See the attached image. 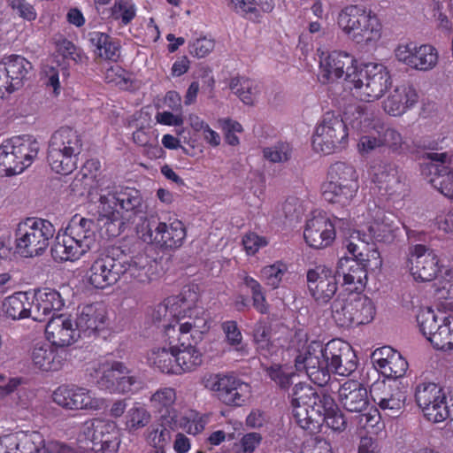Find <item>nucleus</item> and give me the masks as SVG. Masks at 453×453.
I'll return each instance as SVG.
<instances>
[{
    "label": "nucleus",
    "mask_w": 453,
    "mask_h": 453,
    "mask_svg": "<svg viewBox=\"0 0 453 453\" xmlns=\"http://www.w3.org/2000/svg\"><path fill=\"white\" fill-rule=\"evenodd\" d=\"M297 371H304L310 380L319 387L330 380V373L349 376L357 367V359L351 347L340 340H332L326 345L311 342L303 354L295 359Z\"/></svg>",
    "instance_id": "f257e3e1"
},
{
    "label": "nucleus",
    "mask_w": 453,
    "mask_h": 453,
    "mask_svg": "<svg viewBox=\"0 0 453 453\" xmlns=\"http://www.w3.org/2000/svg\"><path fill=\"white\" fill-rule=\"evenodd\" d=\"M151 259L144 253L131 254L120 247H112L96 258L86 273L88 282L95 288L104 289L118 281L150 280Z\"/></svg>",
    "instance_id": "f03ea898"
},
{
    "label": "nucleus",
    "mask_w": 453,
    "mask_h": 453,
    "mask_svg": "<svg viewBox=\"0 0 453 453\" xmlns=\"http://www.w3.org/2000/svg\"><path fill=\"white\" fill-rule=\"evenodd\" d=\"M290 395L293 418L304 430L319 429L325 415L336 409L334 399L323 388L316 389L299 382L292 388Z\"/></svg>",
    "instance_id": "7ed1b4c3"
},
{
    "label": "nucleus",
    "mask_w": 453,
    "mask_h": 453,
    "mask_svg": "<svg viewBox=\"0 0 453 453\" xmlns=\"http://www.w3.org/2000/svg\"><path fill=\"white\" fill-rule=\"evenodd\" d=\"M54 225L41 218H27L15 229V250L22 257H41L48 250L54 237Z\"/></svg>",
    "instance_id": "20e7f679"
},
{
    "label": "nucleus",
    "mask_w": 453,
    "mask_h": 453,
    "mask_svg": "<svg viewBox=\"0 0 453 453\" xmlns=\"http://www.w3.org/2000/svg\"><path fill=\"white\" fill-rule=\"evenodd\" d=\"M327 175L328 182L323 187L324 199L341 207L349 206L359 188L358 174L354 166L336 162L330 166Z\"/></svg>",
    "instance_id": "39448f33"
},
{
    "label": "nucleus",
    "mask_w": 453,
    "mask_h": 453,
    "mask_svg": "<svg viewBox=\"0 0 453 453\" xmlns=\"http://www.w3.org/2000/svg\"><path fill=\"white\" fill-rule=\"evenodd\" d=\"M338 25L357 43H368L380 37V23L371 11L349 5L338 15Z\"/></svg>",
    "instance_id": "423d86ee"
},
{
    "label": "nucleus",
    "mask_w": 453,
    "mask_h": 453,
    "mask_svg": "<svg viewBox=\"0 0 453 453\" xmlns=\"http://www.w3.org/2000/svg\"><path fill=\"white\" fill-rule=\"evenodd\" d=\"M349 132L341 116L326 112L316 127L312 137L313 149L325 155L342 151L348 146Z\"/></svg>",
    "instance_id": "0eeeda50"
},
{
    "label": "nucleus",
    "mask_w": 453,
    "mask_h": 453,
    "mask_svg": "<svg viewBox=\"0 0 453 453\" xmlns=\"http://www.w3.org/2000/svg\"><path fill=\"white\" fill-rule=\"evenodd\" d=\"M361 100L372 102L380 99L391 86V77L382 65H363L351 82Z\"/></svg>",
    "instance_id": "6e6552de"
},
{
    "label": "nucleus",
    "mask_w": 453,
    "mask_h": 453,
    "mask_svg": "<svg viewBox=\"0 0 453 453\" xmlns=\"http://www.w3.org/2000/svg\"><path fill=\"white\" fill-rule=\"evenodd\" d=\"M415 401L427 420L434 423L453 418L443 388L434 382H420L415 388Z\"/></svg>",
    "instance_id": "1a4fd4ad"
},
{
    "label": "nucleus",
    "mask_w": 453,
    "mask_h": 453,
    "mask_svg": "<svg viewBox=\"0 0 453 453\" xmlns=\"http://www.w3.org/2000/svg\"><path fill=\"white\" fill-rule=\"evenodd\" d=\"M401 234L400 223L395 217L378 208L372 215V221L366 229L357 230L351 234L352 239H357L365 244V248L371 242L389 244Z\"/></svg>",
    "instance_id": "9d476101"
},
{
    "label": "nucleus",
    "mask_w": 453,
    "mask_h": 453,
    "mask_svg": "<svg viewBox=\"0 0 453 453\" xmlns=\"http://www.w3.org/2000/svg\"><path fill=\"white\" fill-rule=\"evenodd\" d=\"M96 383L102 390L121 395L133 393L143 387L141 377L133 374L124 363L119 361L104 364Z\"/></svg>",
    "instance_id": "9b49d317"
},
{
    "label": "nucleus",
    "mask_w": 453,
    "mask_h": 453,
    "mask_svg": "<svg viewBox=\"0 0 453 453\" xmlns=\"http://www.w3.org/2000/svg\"><path fill=\"white\" fill-rule=\"evenodd\" d=\"M203 382L206 388L216 391L219 399L226 405H242L250 393L249 384L234 375L209 374Z\"/></svg>",
    "instance_id": "f8f14e48"
},
{
    "label": "nucleus",
    "mask_w": 453,
    "mask_h": 453,
    "mask_svg": "<svg viewBox=\"0 0 453 453\" xmlns=\"http://www.w3.org/2000/svg\"><path fill=\"white\" fill-rule=\"evenodd\" d=\"M142 231L144 242L168 249L180 247L186 237V229L180 220L166 224L151 218L142 226Z\"/></svg>",
    "instance_id": "ddd939ff"
},
{
    "label": "nucleus",
    "mask_w": 453,
    "mask_h": 453,
    "mask_svg": "<svg viewBox=\"0 0 453 453\" xmlns=\"http://www.w3.org/2000/svg\"><path fill=\"white\" fill-rule=\"evenodd\" d=\"M357 64V59L349 53L334 50L320 60V81L329 83L344 78L346 81L351 83L360 68Z\"/></svg>",
    "instance_id": "4468645a"
},
{
    "label": "nucleus",
    "mask_w": 453,
    "mask_h": 453,
    "mask_svg": "<svg viewBox=\"0 0 453 453\" xmlns=\"http://www.w3.org/2000/svg\"><path fill=\"white\" fill-rule=\"evenodd\" d=\"M307 285L317 306L331 304L338 295V280L332 270L325 265L308 270Z\"/></svg>",
    "instance_id": "2eb2a0df"
},
{
    "label": "nucleus",
    "mask_w": 453,
    "mask_h": 453,
    "mask_svg": "<svg viewBox=\"0 0 453 453\" xmlns=\"http://www.w3.org/2000/svg\"><path fill=\"white\" fill-rule=\"evenodd\" d=\"M81 434L92 442L94 451H115L119 445V431L113 421L95 419L86 421Z\"/></svg>",
    "instance_id": "dca6fc26"
},
{
    "label": "nucleus",
    "mask_w": 453,
    "mask_h": 453,
    "mask_svg": "<svg viewBox=\"0 0 453 453\" xmlns=\"http://www.w3.org/2000/svg\"><path fill=\"white\" fill-rule=\"evenodd\" d=\"M52 398L58 405L69 410L98 411L105 405L104 399L96 397L90 390L80 387H58Z\"/></svg>",
    "instance_id": "f3484780"
},
{
    "label": "nucleus",
    "mask_w": 453,
    "mask_h": 453,
    "mask_svg": "<svg viewBox=\"0 0 453 453\" xmlns=\"http://www.w3.org/2000/svg\"><path fill=\"white\" fill-rule=\"evenodd\" d=\"M343 218H335L334 222L321 212L313 215L306 221L303 237L306 243L314 249H324L329 246L335 238V226Z\"/></svg>",
    "instance_id": "a211bd4d"
},
{
    "label": "nucleus",
    "mask_w": 453,
    "mask_h": 453,
    "mask_svg": "<svg viewBox=\"0 0 453 453\" xmlns=\"http://www.w3.org/2000/svg\"><path fill=\"white\" fill-rule=\"evenodd\" d=\"M422 164V173L431 185L444 195V188L451 186L453 171L449 169L450 157L446 152H428Z\"/></svg>",
    "instance_id": "6ab92c4d"
},
{
    "label": "nucleus",
    "mask_w": 453,
    "mask_h": 453,
    "mask_svg": "<svg viewBox=\"0 0 453 453\" xmlns=\"http://www.w3.org/2000/svg\"><path fill=\"white\" fill-rule=\"evenodd\" d=\"M370 394L374 403L388 417H398L404 408L406 393L395 383H375L372 386Z\"/></svg>",
    "instance_id": "aec40b11"
},
{
    "label": "nucleus",
    "mask_w": 453,
    "mask_h": 453,
    "mask_svg": "<svg viewBox=\"0 0 453 453\" xmlns=\"http://www.w3.org/2000/svg\"><path fill=\"white\" fill-rule=\"evenodd\" d=\"M411 273L416 280L431 281L440 271L439 259L435 252L423 244L410 249Z\"/></svg>",
    "instance_id": "412c9836"
},
{
    "label": "nucleus",
    "mask_w": 453,
    "mask_h": 453,
    "mask_svg": "<svg viewBox=\"0 0 453 453\" xmlns=\"http://www.w3.org/2000/svg\"><path fill=\"white\" fill-rule=\"evenodd\" d=\"M46 338L52 345L63 349L81 338L75 320L68 314L51 316L45 327Z\"/></svg>",
    "instance_id": "4be33fe9"
},
{
    "label": "nucleus",
    "mask_w": 453,
    "mask_h": 453,
    "mask_svg": "<svg viewBox=\"0 0 453 453\" xmlns=\"http://www.w3.org/2000/svg\"><path fill=\"white\" fill-rule=\"evenodd\" d=\"M371 176L380 191L388 196H399L404 191V178L398 166L388 161H380L371 166Z\"/></svg>",
    "instance_id": "5701e85b"
},
{
    "label": "nucleus",
    "mask_w": 453,
    "mask_h": 453,
    "mask_svg": "<svg viewBox=\"0 0 453 453\" xmlns=\"http://www.w3.org/2000/svg\"><path fill=\"white\" fill-rule=\"evenodd\" d=\"M333 273L337 280L342 279V290L352 288L355 291H359L365 287L367 279V270L354 256L341 257Z\"/></svg>",
    "instance_id": "b1692460"
},
{
    "label": "nucleus",
    "mask_w": 453,
    "mask_h": 453,
    "mask_svg": "<svg viewBox=\"0 0 453 453\" xmlns=\"http://www.w3.org/2000/svg\"><path fill=\"white\" fill-rule=\"evenodd\" d=\"M372 360L374 366L385 377L395 380L404 376L408 369V362L405 358L389 346L374 350L372 354Z\"/></svg>",
    "instance_id": "393cba45"
},
{
    "label": "nucleus",
    "mask_w": 453,
    "mask_h": 453,
    "mask_svg": "<svg viewBox=\"0 0 453 453\" xmlns=\"http://www.w3.org/2000/svg\"><path fill=\"white\" fill-rule=\"evenodd\" d=\"M387 91L382 107L391 116H401L418 102V93L411 84L403 83Z\"/></svg>",
    "instance_id": "a878e982"
},
{
    "label": "nucleus",
    "mask_w": 453,
    "mask_h": 453,
    "mask_svg": "<svg viewBox=\"0 0 453 453\" xmlns=\"http://www.w3.org/2000/svg\"><path fill=\"white\" fill-rule=\"evenodd\" d=\"M81 336L91 337L106 326V311L100 303L83 306L75 319Z\"/></svg>",
    "instance_id": "bb28decb"
},
{
    "label": "nucleus",
    "mask_w": 453,
    "mask_h": 453,
    "mask_svg": "<svg viewBox=\"0 0 453 453\" xmlns=\"http://www.w3.org/2000/svg\"><path fill=\"white\" fill-rule=\"evenodd\" d=\"M32 319L44 321L46 317L52 313L57 316V311L64 306V300L60 294L51 288H43L36 291L32 298Z\"/></svg>",
    "instance_id": "cd10ccee"
},
{
    "label": "nucleus",
    "mask_w": 453,
    "mask_h": 453,
    "mask_svg": "<svg viewBox=\"0 0 453 453\" xmlns=\"http://www.w3.org/2000/svg\"><path fill=\"white\" fill-rule=\"evenodd\" d=\"M338 395L341 404L349 412L364 413L369 407L367 390L357 380L344 382Z\"/></svg>",
    "instance_id": "c85d7f7f"
},
{
    "label": "nucleus",
    "mask_w": 453,
    "mask_h": 453,
    "mask_svg": "<svg viewBox=\"0 0 453 453\" xmlns=\"http://www.w3.org/2000/svg\"><path fill=\"white\" fill-rule=\"evenodd\" d=\"M68 357L65 349L45 344L34 348L31 355L34 365L43 372H58L61 370Z\"/></svg>",
    "instance_id": "c756f323"
},
{
    "label": "nucleus",
    "mask_w": 453,
    "mask_h": 453,
    "mask_svg": "<svg viewBox=\"0 0 453 453\" xmlns=\"http://www.w3.org/2000/svg\"><path fill=\"white\" fill-rule=\"evenodd\" d=\"M32 70V64L19 55H11L0 62V73L5 77L11 91L20 88Z\"/></svg>",
    "instance_id": "7c9ffc66"
},
{
    "label": "nucleus",
    "mask_w": 453,
    "mask_h": 453,
    "mask_svg": "<svg viewBox=\"0 0 453 453\" xmlns=\"http://www.w3.org/2000/svg\"><path fill=\"white\" fill-rule=\"evenodd\" d=\"M65 230L85 253L96 243V226L93 219L74 215Z\"/></svg>",
    "instance_id": "2f4dec72"
},
{
    "label": "nucleus",
    "mask_w": 453,
    "mask_h": 453,
    "mask_svg": "<svg viewBox=\"0 0 453 453\" xmlns=\"http://www.w3.org/2000/svg\"><path fill=\"white\" fill-rule=\"evenodd\" d=\"M196 345L187 339L185 334L179 335L175 353L180 368L179 374L192 372L202 365L203 356Z\"/></svg>",
    "instance_id": "473e14b6"
},
{
    "label": "nucleus",
    "mask_w": 453,
    "mask_h": 453,
    "mask_svg": "<svg viewBox=\"0 0 453 453\" xmlns=\"http://www.w3.org/2000/svg\"><path fill=\"white\" fill-rule=\"evenodd\" d=\"M26 453H80L75 448L59 441L46 442L37 431L24 432Z\"/></svg>",
    "instance_id": "72a5a7b5"
},
{
    "label": "nucleus",
    "mask_w": 453,
    "mask_h": 453,
    "mask_svg": "<svg viewBox=\"0 0 453 453\" xmlns=\"http://www.w3.org/2000/svg\"><path fill=\"white\" fill-rule=\"evenodd\" d=\"M78 159V154H71L69 149L58 147L57 143L49 141L47 160L57 173L66 175L73 173L77 167Z\"/></svg>",
    "instance_id": "f704fd0d"
},
{
    "label": "nucleus",
    "mask_w": 453,
    "mask_h": 453,
    "mask_svg": "<svg viewBox=\"0 0 453 453\" xmlns=\"http://www.w3.org/2000/svg\"><path fill=\"white\" fill-rule=\"evenodd\" d=\"M117 197L122 218L131 220L144 212L145 205L139 190L128 187L121 188L117 192Z\"/></svg>",
    "instance_id": "c9c22d12"
},
{
    "label": "nucleus",
    "mask_w": 453,
    "mask_h": 453,
    "mask_svg": "<svg viewBox=\"0 0 453 453\" xmlns=\"http://www.w3.org/2000/svg\"><path fill=\"white\" fill-rule=\"evenodd\" d=\"M52 258L56 262L75 260L85 252L76 243L66 230L64 234L58 233L50 249Z\"/></svg>",
    "instance_id": "e433bc0d"
},
{
    "label": "nucleus",
    "mask_w": 453,
    "mask_h": 453,
    "mask_svg": "<svg viewBox=\"0 0 453 453\" xmlns=\"http://www.w3.org/2000/svg\"><path fill=\"white\" fill-rule=\"evenodd\" d=\"M176 345L154 348L148 354L150 365L166 374H179V365L176 356Z\"/></svg>",
    "instance_id": "4c0bfd02"
},
{
    "label": "nucleus",
    "mask_w": 453,
    "mask_h": 453,
    "mask_svg": "<svg viewBox=\"0 0 453 453\" xmlns=\"http://www.w3.org/2000/svg\"><path fill=\"white\" fill-rule=\"evenodd\" d=\"M349 290L350 306L353 308L354 326L370 323L375 315V307L372 301L363 295L360 290L355 291L352 288Z\"/></svg>",
    "instance_id": "58836bf2"
},
{
    "label": "nucleus",
    "mask_w": 453,
    "mask_h": 453,
    "mask_svg": "<svg viewBox=\"0 0 453 453\" xmlns=\"http://www.w3.org/2000/svg\"><path fill=\"white\" fill-rule=\"evenodd\" d=\"M88 40L95 55L105 60H116L119 46L109 35L99 31L88 34Z\"/></svg>",
    "instance_id": "ea45409f"
},
{
    "label": "nucleus",
    "mask_w": 453,
    "mask_h": 453,
    "mask_svg": "<svg viewBox=\"0 0 453 453\" xmlns=\"http://www.w3.org/2000/svg\"><path fill=\"white\" fill-rule=\"evenodd\" d=\"M331 315L342 327L354 326L353 308L350 306L349 290H341L330 305Z\"/></svg>",
    "instance_id": "a19ab883"
},
{
    "label": "nucleus",
    "mask_w": 453,
    "mask_h": 453,
    "mask_svg": "<svg viewBox=\"0 0 453 453\" xmlns=\"http://www.w3.org/2000/svg\"><path fill=\"white\" fill-rule=\"evenodd\" d=\"M3 308L5 315L12 319H32V303L25 292H18L7 297Z\"/></svg>",
    "instance_id": "79ce46f5"
},
{
    "label": "nucleus",
    "mask_w": 453,
    "mask_h": 453,
    "mask_svg": "<svg viewBox=\"0 0 453 453\" xmlns=\"http://www.w3.org/2000/svg\"><path fill=\"white\" fill-rule=\"evenodd\" d=\"M12 145V142L10 139L0 146V174L12 176L19 174L25 170L24 163L19 160V157H17Z\"/></svg>",
    "instance_id": "37998d69"
},
{
    "label": "nucleus",
    "mask_w": 453,
    "mask_h": 453,
    "mask_svg": "<svg viewBox=\"0 0 453 453\" xmlns=\"http://www.w3.org/2000/svg\"><path fill=\"white\" fill-rule=\"evenodd\" d=\"M50 141L57 143L58 147L65 146L71 154L80 155L82 151L83 141L81 134L70 127H61L50 136Z\"/></svg>",
    "instance_id": "c03bdc74"
},
{
    "label": "nucleus",
    "mask_w": 453,
    "mask_h": 453,
    "mask_svg": "<svg viewBox=\"0 0 453 453\" xmlns=\"http://www.w3.org/2000/svg\"><path fill=\"white\" fill-rule=\"evenodd\" d=\"M229 88L247 105L254 104L256 97L259 93L257 82L244 76L232 78Z\"/></svg>",
    "instance_id": "a18cd8bd"
},
{
    "label": "nucleus",
    "mask_w": 453,
    "mask_h": 453,
    "mask_svg": "<svg viewBox=\"0 0 453 453\" xmlns=\"http://www.w3.org/2000/svg\"><path fill=\"white\" fill-rule=\"evenodd\" d=\"M19 160L24 163L25 169L37 157L40 150L39 142L31 135L15 136L11 138Z\"/></svg>",
    "instance_id": "49530a36"
},
{
    "label": "nucleus",
    "mask_w": 453,
    "mask_h": 453,
    "mask_svg": "<svg viewBox=\"0 0 453 453\" xmlns=\"http://www.w3.org/2000/svg\"><path fill=\"white\" fill-rule=\"evenodd\" d=\"M176 326L180 333L179 335L185 334L187 339L191 340L195 344L201 342L203 333L208 329L206 319L203 317H196L195 319L189 318L188 320L183 323L165 326L167 334H169L171 330L174 331Z\"/></svg>",
    "instance_id": "de8ad7c7"
},
{
    "label": "nucleus",
    "mask_w": 453,
    "mask_h": 453,
    "mask_svg": "<svg viewBox=\"0 0 453 453\" xmlns=\"http://www.w3.org/2000/svg\"><path fill=\"white\" fill-rule=\"evenodd\" d=\"M440 320V327L433 334L430 342L437 349L451 350L453 349V318L441 316Z\"/></svg>",
    "instance_id": "09e8293b"
},
{
    "label": "nucleus",
    "mask_w": 453,
    "mask_h": 453,
    "mask_svg": "<svg viewBox=\"0 0 453 453\" xmlns=\"http://www.w3.org/2000/svg\"><path fill=\"white\" fill-rule=\"evenodd\" d=\"M253 342L257 351L265 357L272 355L274 345L271 341V326L265 321H257L253 328Z\"/></svg>",
    "instance_id": "8fccbe9b"
},
{
    "label": "nucleus",
    "mask_w": 453,
    "mask_h": 453,
    "mask_svg": "<svg viewBox=\"0 0 453 453\" xmlns=\"http://www.w3.org/2000/svg\"><path fill=\"white\" fill-rule=\"evenodd\" d=\"M438 55L435 48L429 44L420 45L412 52V62L411 67L426 71L432 69L437 63Z\"/></svg>",
    "instance_id": "3c124183"
},
{
    "label": "nucleus",
    "mask_w": 453,
    "mask_h": 453,
    "mask_svg": "<svg viewBox=\"0 0 453 453\" xmlns=\"http://www.w3.org/2000/svg\"><path fill=\"white\" fill-rule=\"evenodd\" d=\"M346 247L348 252L358 258L367 271L378 269L382 265V260L377 249L367 250V252L365 253L361 250V247L352 241H349Z\"/></svg>",
    "instance_id": "603ef678"
},
{
    "label": "nucleus",
    "mask_w": 453,
    "mask_h": 453,
    "mask_svg": "<svg viewBox=\"0 0 453 453\" xmlns=\"http://www.w3.org/2000/svg\"><path fill=\"white\" fill-rule=\"evenodd\" d=\"M374 131L380 136L381 147H388L395 153L401 152L403 140L397 130L383 124H375Z\"/></svg>",
    "instance_id": "864d4df0"
},
{
    "label": "nucleus",
    "mask_w": 453,
    "mask_h": 453,
    "mask_svg": "<svg viewBox=\"0 0 453 453\" xmlns=\"http://www.w3.org/2000/svg\"><path fill=\"white\" fill-rule=\"evenodd\" d=\"M416 319L420 332L430 342L433 334L440 327V318H438L434 310L426 307L419 310Z\"/></svg>",
    "instance_id": "5fc2aeb1"
},
{
    "label": "nucleus",
    "mask_w": 453,
    "mask_h": 453,
    "mask_svg": "<svg viewBox=\"0 0 453 453\" xmlns=\"http://www.w3.org/2000/svg\"><path fill=\"white\" fill-rule=\"evenodd\" d=\"M242 282L250 289L253 307L261 314L268 313L269 304L261 284L247 274L243 276Z\"/></svg>",
    "instance_id": "6e6d98bb"
},
{
    "label": "nucleus",
    "mask_w": 453,
    "mask_h": 453,
    "mask_svg": "<svg viewBox=\"0 0 453 453\" xmlns=\"http://www.w3.org/2000/svg\"><path fill=\"white\" fill-rule=\"evenodd\" d=\"M146 440L153 449H164L171 441V429L162 423L152 424L147 430Z\"/></svg>",
    "instance_id": "4d7b16f0"
},
{
    "label": "nucleus",
    "mask_w": 453,
    "mask_h": 453,
    "mask_svg": "<svg viewBox=\"0 0 453 453\" xmlns=\"http://www.w3.org/2000/svg\"><path fill=\"white\" fill-rule=\"evenodd\" d=\"M150 413L142 406L134 404L126 415V426L129 431H137L150 424Z\"/></svg>",
    "instance_id": "13d9d810"
},
{
    "label": "nucleus",
    "mask_w": 453,
    "mask_h": 453,
    "mask_svg": "<svg viewBox=\"0 0 453 453\" xmlns=\"http://www.w3.org/2000/svg\"><path fill=\"white\" fill-rule=\"evenodd\" d=\"M198 299L197 293L189 286H185L180 293L167 298V303L172 304V311L176 312L180 308L183 311L190 310Z\"/></svg>",
    "instance_id": "bf43d9fd"
},
{
    "label": "nucleus",
    "mask_w": 453,
    "mask_h": 453,
    "mask_svg": "<svg viewBox=\"0 0 453 453\" xmlns=\"http://www.w3.org/2000/svg\"><path fill=\"white\" fill-rule=\"evenodd\" d=\"M117 192L118 190L100 193L99 196L100 212L104 217L107 218L111 221L119 219V211L117 210V207L119 206Z\"/></svg>",
    "instance_id": "052dcab7"
},
{
    "label": "nucleus",
    "mask_w": 453,
    "mask_h": 453,
    "mask_svg": "<svg viewBox=\"0 0 453 453\" xmlns=\"http://www.w3.org/2000/svg\"><path fill=\"white\" fill-rule=\"evenodd\" d=\"M114 19H121L123 25L129 24L136 14L135 5L132 0H115L111 9Z\"/></svg>",
    "instance_id": "680f3d73"
},
{
    "label": "nucleus",
    "mask_w": 453,
    "mask_h": 453,
    "mask_svg": "<svg viewBox=\"0 0 453 453\" xmlns=\"http://www.w3.org/2000/svg\"><path fill=\"white\" fill-rule=\"evenodd\" d=\"M24 431H19L0 437V451L3 453H26Z\"/></svg>",
    "instance_id": "e2e57ef3"
},
{
    "label": "nucleus",
    "mask_w": 453,
    "mask_h": 453,
    "mask_svg": "<svg viewBox=\"0 0 453 453\" xmlns=\"http://www.w3.org/2000/svg\"><path fill=\"white\" fill-rule=\"evenodd\" d=\"M267 376L280 388L288 389L292 384L295 372L285 369L280 365H273L265 368Z\"/></svg>",
    "instance_id": "0e129e2a"
},
{
    "label": "nucleus",
    "mask_w": 453,
    "mask_h": 453,
    "mask_svg": "<svg viewBox=\"0 0 453 453\" xmlns=\"http://www.w3.org/2000/svg\"><path fill=\"white\" fill-rule=\"evenodd\" d=\"M292 149L287 142H278L263 150V156L272 163H284L291 157Z\"/></svg>",
    "instance_id": "69168bd1"
},
{
    "label": "nucleus",
    "mask_w": 453,
    "mask_h": 453,
    "mask_svg": "<svg viewBox=\"0 0 453 453\" xmlns=\"http://www.w3.org/2000/svg\"><path fill=\"white\" fill-rule=\"evenodd\" d=\"M286 271V265L280 262H276L273 265L263 267L261 270V275L266 285L275 289L280 286Z\"/></svg>",
    "instance_id": "338daca9"
},
{
    "label": "nucleus",
    "mask_w": 453,
    "mask_h": 453,
    "mask_svg": "<svg viewBox=\"0 0 453 453\" xmlns=\"http://www.w3.org/2000/svg\"><path fill=\"white\" fill-rule=\"evenodd\" d=\"M101 165L97 159H89L83 165L81 173L74 179L72 183L73 190L78 187L83 180L86 181V185H88V181L93 180L96 178V173L100 170Z\"/></svg>",
    "instance_id": "774afa93"
}]
</instances>
